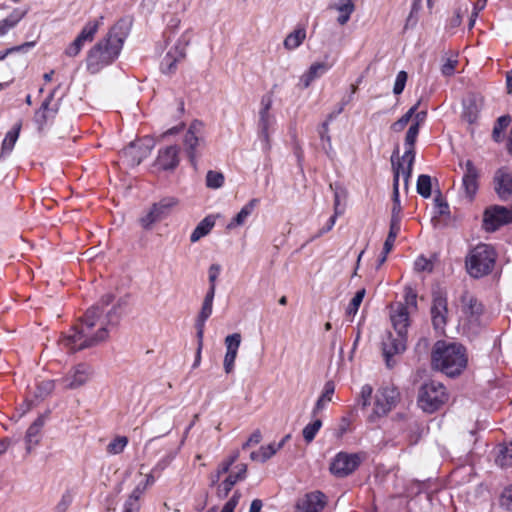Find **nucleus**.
Segmentation results:
<instances>
[{
	"label": "nucleus",
	"mask_w": 512,
	"mask_h": 512,
	"mask_svg": "<svg viewBox=\"0 0 512 512\" xmlns=\"http://www.w3.org/2000/svg\"><path fill=\"white\" fill-rule=\"evenodd\" d=\"M115 307L106 310L103 306H93L87 310L81 322L71 328L59 340V345L70 352L96 346L109 337L112 327L118 322Z\"/></svg>",
	"instance_id": "1"
},
{
	"label": "nucleus",
	"mask_w": 512,
	"mask_h": 512,
	"mask_svg": "<svg viewBox=\"0 0 512 512\" xmlns=\"http://www.w3.org/2000/svg\"><path fill=\"white\" fill-rule=\"evenodd\" d=\"M410 314L408 306L398 302L390 306V320L396 332V336L389 333L383 341V355L386 365L391 368L394 366L393 356L401 354L407 347V329L410 325Z\"/></svg>",
	"instance_id": "2"
},
{
	"label": "nucleus",
	"mask_w": 512,
	"mask_h": 512,
	"mask_svg": "<svg viewBox=\"0 0 512 512\" xmlns=\"http://www.w3.org/2000/svg\"><path fill=\"white\" fill-rule=\"evenodd\" d=\"M464 346L457 342L439 340L434 344L431 356L432 367L447 376L459 375L467 365Z\"/></svg>",
	"instance_id": "3"
},
{
	"label": "nucleus",
	"mask_w": 512,
	"mask_h": 512,
	"mask_svg": "<svg viewBox=\"0 0 512 512\" xmlns=\"http://www.w3.org/2000/svg\"><path fill=\"white\" fill-rule=\"evenodd\" d=\"M122 45V39L110 31L89 50L86 58L87 70L96 74L110 65L119 56Z\"/></svg>",
	"instance_id": "4"
},
{
	"label": "nucleus",
	"mask_w": 512,
	"mask_h": 512,
	"mask_svg": "<svg viewBox=\"0 0 512 512\" xmlns=\"http://www.w3.org/2000/svg\"><path fill=\"white\" fill-rule=\"evenodd\" d=\"M496 254L487 244L473 248L466 257V269L470 276L480 278L489 274L494 266Z\"/></svg>",
	"instance_id": "5"
},
{
	"label": "nucleus",
	"mask_w": 512,
	"mask_h": 512,
	"mask_svg": "<svg viewBox=\"0 0 512 512\" xmlns=\"http://www.w3.org/2000/svg\"><path fill=\"white\" fill-rule=\"evenodd\" d=\"M449 399L446 387L439 381L429 380L421 385L418 392V406L426 413L439 410Z\"/></svg>",
	"instance_id": "6"
},
{
	"label": "nucleus",
	"mask_w": 512,
	"mask_h": 512,
	"mask_svg": "<svg viewBox=\"0 0 512 512\" xmlns=\"http://www.w3.org/2000/svg\"><path fill=\"white\" fill-rule=\"evenodd\" d=\"M205 146V125L200 120H193L183 136L184 151L193 166H196L197 159Z\"/></svg>",
	"instance_id": "7"
},
{
	"label": "nucleus",
	"mask_w": 512,
	"mask_h": 512,
	"mask_svg": "<svg viewBox=\"0 0 512 512\" xmlns=\"http://www.w3.org/2000/svg\"><path fill=\"white\" fill-rule=\"evenodd\" d=\"M399 399L400 393L394 386L387 385L379 388L374 396L369 421L375 422L377 419L386 416L397 405Z\"/></svg>",
	"instance_id": "8"
},
{
	"label": "nucleus",
	"mask_w": 512,
	"mask_h": 512,
	"mask_svg": "<svg viewBox=\"0 0 512 512\" xmlns=\"http://www.w3.org/2000/svg\"><path fill=\"white\" fill-rule=\"evenodd\" d=\"M430 315L433 328L439 333H444L450 318V311L447 296L441 290H435L432 293Z\"/></svg>",
	"instance_id": "9"
},
{
	"label": "nucleus",
	"mask_w": 512,
	"mask_h": 512,
	"mask_svg": "<svg viewBox=\"0 0 512 512\" xmlns=\"http://www.w3.org/2000/svg\"><path fill=\"white\" fill-rule=\"evenodd\" d=\"M509 223H512V206L493 205L485 209L483 227L486 231H495Z\"/></svg>",
	"instance_id": "10"
},
{
	"label": "nucleus",
	"mask_w": 512,
	"mask_h": 512,
	"mask_svg": "<svg viewBox=\"0 0 512 512\" xmlns=\"http://www.w3.org/2000/svg\"><path fill=\"white\" fill-rule=\"evenodd\" d=\"M361 458L358 454L338 453L330 464V471L337 477L351 474L359 466Z\"/></svg>",
	"instance_id": "11"
},
{
	"label": "nucleus",
	"mask_w": 512,
	"mask_h": 512,
	"mask_svg": "<svg viewBox=\"0 0 512 512\" xmlns=\"http://www.w3.org/2000/svg\"><path fill=\"white\" fill-rule=\"evenodd\" d=\"M460 166L464 169V175L462 178V189L464 195L469 201H472L479 187V171L471 160H466L464 163H460Z\"/></svg>",
	"instance_id": "12"
},
{
	"label": "nucleus",
	"mask_w": 512,
	"mask_h": 512,
	"mask_svg": "<svg viewBox=\"0 0 512 512\" xmlns=\"http://www.w3.org/2000/svg\"><path fill=\"white\" fill-rule=\"evenodd\" d=\"M93 370L91 366L81 363L76 365L70 372L62 378L61 382L67 389H76L86 384L92 377Z\"/></svg>",
	"instance_id": "13"
},
{
	"label": "nucleus",
	"mask_w": 512,
	"mask_h": 512,
	"mask_svg": "<svg viewBox=\"0 0 512 512\" xmlns=\"http://www.w3.org/2000/svg\"><path fill=\"white\" fill-rule=\"evenodd\" d=\"M54 94L55 91H52L34 114V121L39 130H42L48 123H50L58 112V102L52 103Z\"/></svg>",
	"instance_id": "14"
},
{
	"label": "nucleus",
	"mask_w": 512,
	"mask_h": 512,
	"mask_svg": "<svg viewBox=\"0 0 512 512\" xmlns=\"http://www.w3.org/2000/svg\"><path fill=\"white\" fill-rule=\"evenodd\" d=\"M493 186L501 200H508L512 197V173L507 167H501L495 171Z\"/></svg>",
	"instance_id": "15"
},
{
	"label": "nucleus",
	"mask_w": 512,
	"mask_h": 512,
	"mask_svg": "<svg viewBox=\"0 0 512 512\" xmlns=\"http://www.w3.org/2000/svg\"><path fill=\"white\" fill-rule=\"evenodd\" d=\"M415 160V155H403L401 159L395 163L392 160L394 179H393V188L397 187L399 189V180L400 177L403 178L404 188L408 189L409 179L412 174L413 164Z\"/></svg>",
	"instance_id": "16"
},
{
	"label": "nucleus",
	"mask_w": 512,
	"mask_h": 512,
	"mask_svg": "<svg viewBox=\"0 0 512 512\" xmlns=\"http://www.w3.org/2000/svg\"><path fill=\"white\" fill-rule=\"evenodd\" d=\"M152 148L151 140L132 143L124 149L123 156L127 158L130 165L136 166L150 154Z\"/></svg>",
	"instance_id": "17"
},
{
	"label": "nucleus",
	"mask_w": 512,
	"mask_h": 512,
	"mask_svg": "<svg viewBox=\"0 0 512 512\" xmlns=\"http://www.w3.org/2000/svg\"><path fill=\"white\" fill-rule=\"evenodd\" d=\"M258 137L264 151L270 150V135L275 125V116L271 112H258Z\"/></svg>",
	"instance_id": "18"
},
{
	"label": "nucleus",
	"mask_w": 512,
	"mask_h": 512,
	"mask_svg": "<svg viewBox=\"0 0 512 512\" xmlns=\"http://www.w3.org/2000/svg\"><path fill=\"white\" fill-rule=\"evenodd\" d=\"M326 505V497L319 491L306 494L299 500L296 512H321Z\"/></svg>",
	"instance_id": "19"
},
{
	"label": "nucleus",
	"mask_w": 512,
	"mask_h": 512,
	"mask_svg": "<svg viewBox=\"0 0 512 512\" xmlns=\"http://www.w3.org/2000/svg\"><path fill=\"white\" fill-rule=\"evenodd\" d=\"M241 344V335L233 333L225 338L226 354L224 357V370L227 374L234 369V362L237 357L238 349Z\"/></svg>",
	"instance_id": "20"
},
{
	"label": "nucleus",
	"mask_w": 512,
	"mask_h": 512,
	"mask_svg": "<svg viewBox=\"0 0 512 512\" xmlns=\"http://www.w3.org/2000/svg\"><path fill=\"white\" fill-rule=\"evenodd\" d=\"M179 164V148L175 145L161 149L157 157V165L163 170H173Z\"/></svg>",
	"instance_id": "21"
},
{
	"label": "nucleus",
	"mask_w": 512,
	"mask_h": 512,
	"mask_svg": "<svg viewBox=\"0 0 512 512\" xmlns=\"http://www.w3.org/2000/svg\"><path fill=\"white\" fill-rule=\"evenodd\" d=\"M290 438V435H286L280 442H272L268 445L261 446L257 451H253L250 454V459L252 461L264 463L273 457L286 443V441Z\"/></svg>",
	"instance_id": "22"
},
{
	"label": "nucleus",
	"mask_w": 512,
	"mask_h": 512,
	"mask_svg": "<svg viewBox=\"0 0 512 512\" xmlns=\"http://www.w3.org/2000/svg\"><path fill=\"white\" fill-rule=\"evenodd\" d=\"M185 57L184 48L175 46L171 49L161 62V71L165 74H171L175 71L177 63Z\"/></svg>",
	"instance_id": "23"
},
{
	"label": "nucleus",
	"mask_w": 512,
	"mask_h": 512,
	"mask_svg": "<svg viewBox=\"0 0 512 512\" xmlns=\"http://www.w3.org/2000/svg\"><path fill=\"white\" fill-rule=\"evenodd\" d=\"M257 204V199H251L248 203H246L237 213V215L227 224V229L232 230L236 227L243 226L254 211Z\"/></svg>",
	"instance_id": "24"
},
{
	"label": "nucleus",
	"mask_w": 512,
	"mask_h": 512,
	"mask_svg": "<svg viewBox=\"0 0 512 512\" xmlns=\"http://www.w3.org/2000/svg\"><path fill=\"white\" fill-rule=\"evenodd\" d=\"M213 311V302L203 300L201 310L196 318L195 327L197 330L198 340L203 341L205 323L211 316Z\"/></svg>",
	"instance_id": "25"
},
{
	"label": "nucleus",
	"mask_w": 512,
	"mask_h": 512,
	"mask_svg": "<svg viewBox=\"0 0 512 512\" xmlns=\"http://www.w3.org/2000/svg\"><path fill=\"white\" fill-rule=\"evenodd\" d=\"M332 8L338 12L337 22L340 25H345L354 12L355 5L352 0H335Z\"/></svg>",
	"instance_id": "26"
},
{
	"label": "nucleus",
	"mask_w": 512,
	"mask_h": 512,
	"mask_svg": "<svg viewBox=\"0 0 512 512\" xmlns=\"http://www.w3.org/2000/svg\"><path fill=\"white\" fill-rule=\"evenodd\" d=\"M215 225V217L213 215L206 216L203 220H201L198 225L195 227L193 232L190 235V241L195 243L199 241L202 237L206 236L210 233L212 228Z\"/></svg>",
	"instance_id": "27"
},
{
	"label": "nucleus",
	"mask_w": 512,
	"mask_h": 512,
	"mask_svg": "<svg viewBox=\"0 0 512 512\" xmlns=\"http://www.w3.org/2000/svg\"><path fill=\"white\" fill-rule=\"evenodd\" d=\"M462 312L465 314L469 322L476 321L482 312V306L476 299L471 296L463 297Z\"/></svg>",
	"instance_id": "28"
},
{
	"label": "nucleus",
	"mask_w": 512,
	"mask_h": 512,
	"mask_svg": "<svg viewBox=\"0 0 512 512\" xmlns=\"http://www.w3.org/2000/svg\"><path fill=\"white\" fill-rule=\"evenodd\" d=\"M20 130H21V123H17L11 130H9L6 133L5 138L2 142L0 157L9 155L12 152V150L19 138Z\"/></svg>",
	"instance_id": "29"
},
{
	"label": "nucleus",
	"mask_w": 512,
	"mask_h": 512,
	"mask_svg": "<svg viewBox=\"0 0 512 512\" xmlns=\"http://www.w3.org/2000/svg\"><path fill=\"white\" fill-rule=\"evenodd\" d=\"M335 392V384L332 381H328L324 385V389L320 397L318 398L314 408L313 415H317L320 411L326 408L328 403L332 401L333 394Z\"/></svg>",
	"instance_id": "30"
},
{
	"label": "nucleus",
	"mask_w": 512,
	"mask_h": 512,
	"mask_svg": "<svg viewBox=\"0 0 512 512\" xmlns=\"http://www.w3.org/2000/svg\"><path fill=\"white\" fill-rule=\"evenodd\" d=\"M102 21V16L98 19L88 21L78 34L77 38L84 43L92 42L99 27L102 25Z\"/></svg>",
	"instance_id": "31"
},
{
	"label": "nucleus",
	"mask_w": 512,
	"mask_h": 512,
	"mask_svg": "<svg viewBox=\"0 0 512 512\" xmlns=\"http://www.w3.org/2000/svg\"><path fill=\"white\" fill-rule=\"evenodd\" d=\"M145 491V487L137 485L124 503L123 512H138L140 509V497Z\"/></svg>",
	"instance_id": "32"
},
{
	"label": "nucleus",
	"mask_w": 512,
	"mask_h": 512,
	"mask_svg": "<svg viewBox=\"0 0 512 512\" xmlns=\"http://www.w3.org/2000/svg\"><path fill=\"white\" fill-rule=\"evenodd\" d=\"M178 200L174 197H166L161 199L158 203H155L152 208L155 209L158 214V218L161 220L166 218L171 210L177 206Z\"/></svg>",
	"instance_id": "33"
},
{
	"label": "nucleus",
	"mask_w": 512,
	"mask_h": 512,
	"mask_svg": "<svg viewBox=\"0 0 512 512\" xmlns=\"http://www.w3.org/2000/svg\"><path fill=\"white\" fill-rule=\"evenodd\" d=\"M43 425L44 420L42 417H39L28 428L26 433V443L28 445V450H30L31 446L36 445L39 442L40 432Z\"/></svg>",
	"instance_id": "34"
},
{
	"label": "nucleus",
	"mask_w": 512,
	"mask_h": 512,
	"mask_svg": "<svg viewBox=\"0 0 512 512\" xmlns=\"http://www.w3.org/2000/svg\"><path fill=\"white\" fill-rule=\"evenodd\" d=\"M306 38V31L304 28H297L291 32L284 40V47L287 50H294L298 48Z\"/></svg>",
	"instance_id": "35"
},
{
	"label": "nucleus",
	"mask_w": 512,
	"mask_h": 512,
	"mask_svg": "<svg viewBox=\"0 0 512 512\" xmlns=\"http://www.w3.org/2000/svg\"><path fill=\"white\" fill-rule=\"evenodd\" d=\"M418 134H419V129L417 128V126L411 125L406 133V136H405V141H404L405 151H404L403 155H407V157L409 155H415L414 145H415L416 139L418 137Z\"/></svg>",
	"instance_id": "36"
},
{
	"label": "nucleus",
	"mask_w": 512,
	"mask_h": 512,
	"mask_svg": "<svg viewBox=\"0 0 512 512\" xmlns=\"http://www.w3.org/2000/svg\"><path fill=\"white\" fill-rule=\"evenodd\" d=\"M365 289H360L359 291L356 292V294L354 295V297L351 299L348 307H347V310H346V315L348 317H350V320L352 321V319L354 318V316L357 314L358 312V309L363 301V298L365 296Z\"/></svg>",
	"instance_id": "37"
},
{
	"label": "nucleus",
	"mask_w": 512,
	"mask_h": 512,
	"mask_svg": "<svg viewBox=\"0 0 512 512\" xmlns=\"http://www.w3.org/2000/svg\"><path fill=\"white\" fill-rule=\"evenodd\" d=\"M496 463L501 467L512 466V443L499 448Z\"/></svg>",
	"instance_id": "38"
},
{
	"label": "nucleus",
	"mask_w": 512,
	"mask_h": 512,
	"mask_svg": "<svg viewBox=\"0 0 512 512\" xmlns=\"http://www.w3.org/2000/svg\"><path fill=\"white\" fill-rule=\"evenodd\" d=\"M420 102H417L414 106H412L399 120L394 122L391 126L392 130L395 132L402 131L406 125L410 122L412 119L414 113L419 107Z\"/></svg>",
	"instance_id": "39"
},
{
	"label": "nucleus",
	"mask_w": 512,
	"mask_h": 512,
	"mask_svg": "<svg viewBox=\"0 0 512 512\" xmlns=\"http://www.w3.org/2000/svg\"><path fill=\"white\" fill-rule=\"evenodd\" d=\"M24 16L23 12H16L11 14L9 17L0 21V35L6 34L11 28H13Z\"/></svg>",
	"instance_id": "40"
},
{
	"label": "nucleus",
	"mask_w": 512,
	"mask_h": 512,
	"mask_svg": "<svg viewBox=\"0 0 512 512\" xmlns=\"http://www.w3.org/2000/svg\"><path fill=\"white\" fill-rule=\"evenodd\" d=\"M128 444V438L125 436H117L114 438L106 448L107 453L111 455L120 454Z\"/></svg>",
	"instance_id": "41"
},
{
	"label": "nucleus",
	"mask_w": 512,
	"mask_h": 512,
	"mask_svg": "<svg viewBox=\"0 0 512 512\" xmlns=\"http://www.w3.org/2000/svg\"><path fill=\"white\" fill-rule=\"evenodd\" d=\"M224 175L221 172L210 170L206 174V186L211 189H219L224 184Z\"/></svg>",
	"instance_id": "42"
},
{
	"label": "nucleus",
	"mask_w": 512,
	"mask_h": 512,
	"mask_svg": "<svg viewBox=\"0 0 512 512\" xmlns=\"http://www.w3.org/2000/svg\"><path fill=\"white\" fill-rule=\"evenodd\" d=\"M511 118L509 115H503L497 119V122L493 128V139L499 142L502 139L504 130L509 126Z\"/></svg>",
	"instance_id": "43"
},
{
	"label": "nucleus",
	"mask_w": 512,
	"mask_h": 512,
	"mask_svg": "<svg viewBox=\"0 0 512 512\" xmlns=\"http://www.w3.org/2000/svg\"><path fill=\"white\" fill-rule=\"evenodd\" d=\"M319 135L322 142V147L324 151L329 155L332 151V143H331V137L329 135V123L328 121H325L322 123L320 129H319Z\"/></svg>",
	"instance_id": "44"
},
{
	"label": "nucleus",
	"mask_w": 512,
	"mask_h": 512,
	"mask_svg": "<svg viewBox=\"0 0 512 512\" xmlns=\"http://www.w3.org/2000/svg\"><path fill=\"white\" fill-rule=\"evenodd\" d=\"M417 192L424 198L431 196V178L428 175L422 174L417 180Z\"/></svg>",
	"instance_id": "45"
},
{
	"label": "nucleus",
	"mask_w": 512,
	"mask_h": 512,
	"mask_svg": "<svg viewBox=\"0 0 512 512\" xmlns=\"http://www.w3.org/2000/svg\"><path fill=\"white\" fill-rule=\"evenodd\" d=\"M322 426V421L316 419L313 422L307 424L303 429V437L306 442H311Z\"/></svg>",
	"instance_id": "46"
},
{
	"label": "nucleus",
	"mask_w": 512,
	"mask_h": 512,
	"mask_svg": "<svg viewBox=\"0 0 512 512\" xmlns=\"http://www.w3.org/2000/svg\"><path fill=\"white\" fill-rule=\"evenodd\" d=\"M332 67V64L324 63V62H316L313 63L307 72L315 79L321 77L323 74H325L330 68Z\"/></svg>",
	"instance_id": "47"
},
{
	"label": "nucleus",
	"mask_w": 512,
	"mask_h": 512,
	"mask_svg": "<svg viewBox=\"0 0 512 512\" xmlns=\"http://www.w3.org/2000/svg\"><path fill=\"white\" fill-rule=\"evenodd\" d=\"M175 455L176 453L175 452H169L168 454H166L165 456H163L157 463L156 465L152 468L153 469V473H156L157 476H159L161 474V472L163 470H165L169 465L170 463L173 461V459L175 458Z\"/></svg>",
	"instance_id": "48"
},
{
	"label": "nucleus",
	"mask_w": 512,
	"mask_h": 512,
	"mask_svg": "<svg viewBox=\"0 0 512 512\" xmlns=\"http://www.w3.org/2000/svg\"><path fill=\"white\" fill-rule=\"evenodd\" d=\"M402 207L399 199V189L397 187L393 188V206L391 212V219L401 220Z\"/></svg>",
	"instance_id": "49"
},
{
	"label": "nucleus",
	"mask_w": 512,
	"mask_h": 512,
	"mask_svg": "<svg viewBox=\"0 0 512 512\" xmlns=\"http://www.w3.org/2000/svg\"><path fill=\"white\" fill-rule=\"evenodd\" d=\"M84 45L85 43L76 37L74 41L70 43L65 49V55L72 58L76 57L79 55Z\"/></svg>",
	"instance_id": "50"
},
{
	"label": "nucleus",
	"mask_w": 512,
	"mask_h": 512,
	"mask_svg": "<svg viewBox=\"0 0 512 512\" xmlns=\"http://www.w3.org/2000/svg\"><path fill=\"white\" fill-rule=\"evenodd\" d=\"M408 75L405 71H400L397 76L393 87V92L396 95H399L403 92L406 82H407Z\"/></svg>",
	"instance_id": "51"
},
{
	"label": "nucleus",
	"mask_w": 512,
	"mask_h": 512,
	"mask_svg": "<svg viewBox=\"0 0 512 512\" xmlns=\"http://www.w3.org/2000/svg\"><path fill=\"white\" fill-rule=\"evenodd\" d=\"M160 220L155 209L151 208L150 211L140 219V223L144 228L149 229L155 222Z\"/></svg>",
	"instance_id": "52"
},
{
	"label": "nucleus",
	"mask_w": 512,
	"mask_h": 512,
	"mask_svg": "<svg viewBox=\"0 0 512 512\" xmlns=\"http://www.w3.org/2000/svg\"><path fill=\"white\" fill-rule=\"evenodd\" d=\"M38 392L37 396L45 397L49 395L54 390V381L52 380H43L37 386Z\"/></svg>",
	"instance_id": "53"
},
{
	"label": "nucleus",
	"mask_w": 512,
	"mask_h": 512,
	"mask_svg": "<svg viewBox=\"0 0 512 512\" xmlns=\"http://www.w3.org/2000/svg\"><path fill=\"white\" fill-rule=\"evenodd\" d=\"M500 503L508 510H512V485L504 489L501 494Z\"/></svg>",
	"instance_id": "54"
},
{
	"label": "nucleus",
	"mask_w": 512,
	"mask_h": 512,
	"mask_svg": "<svg viewBox=\"0 0 512 512\" xmlns=\"http://www.w3.org/2000/svg\"><path fill=\"white\" fill-rule=\"evenodd\" d=\"M272 105L273 94L272 92H268L261 98L259 112H271Z\"/></svg>",
	"instance_id": "55"
},
{
	"label": "nucleus",
	"mask_w": 512,
	"mask_h": 512,
	"mask_svg": "<svg viewBox=\"0 0 512 512\" xmlns=\"http://www.w3.org/2000/svg\"><path fill=\"white\" fill-rule=\"evenodd\" d=\"M414 267L416 271H431L432 263L427 258L420 256L415 260Z\"/></svg>",
	"instance_id": "56"
},
{
	"label": "nucleus",
	"mask_w": 512,
	"mask_h": 512,
	"mask_svg": "<svg viewBox=\"0 0 512 512\" xmlns=\"http://www.w3.org/2000/svg\"><path fill=\"white\" fill-rule=\"evenodd\" d=\"M221 265L220 264H211L208 269V280L209 284H216V281L221 273Z\"/></svg>",
	"instance_id": "57"
},
{
	"label": "nucleus",
	"mask_w": 512,
	"mask_h": 512,
	"mask_svg": "<svg viewBox=\"0 0 512 512\" xmlns=\"http://www.w3.org/2000/svg\"><path fill=\"white\" fill-rule=\"evenodd\" d=\"M373 389L369 384L363 385L360 392V398L362 401V406L366 407L370 404V398L372 395Z\"/></svg>",
	"instance_id": "58"
},
{
	"label": "nucleus",
	"mask_w": 512,
	"mask_h": 512,
	"mask_svg": "<svg viewBox=\"0 0 512 512\" xmlns=\"http://www.w3.org/2000/svg\"><path fill=\"white\" fill-rule=\"evenodd\" d=\"M403 305L408 306L409 311H415L417 309V299L416 294L409 290L405 295V303Z\"/></svg>",
	"instance_id": "59"
},
{
	"label": "nucleus",
	"mask_w": 512,
	"mask_h": 512,
	"mask_svg": "<svg viewBox=\"0 0 512 512\" xmlns=\"http://www.w3.org/2000/svg\"><path fill=\"white\" fill-rule=\"evenodd\" d=\"M239 452H235L227 461H224L221 463V465L218 468V477H220L221 474L227 473L230 466L238 459Z\"/></svg>",
	"instance_id": "60"
},
{
	"label": "nucleus",
	"mask_w": 512,
	"mask_h": 512,
	"mask_svg": "<svg viewBox=\"0 0 512 512\" xmlns=\"http://www.w3.org/2000/svg\"><path fill=\"white\" fill-rule=\"evenodd\" d=\"M262 439L261 432L259 430L254 431L248 440L242 445L243 449H247L250 446L257 445Z\"/></svg>",
	"instance_id": "61"
},
{
	"label": "nucleus",
	"mask_w": 512,
	"mask_h": 512,
	"mask_svg": "<svg viewBox=\"0 0 512 512\" xmlns=\"http://www.w3.org/2000/svg\"><path fill=\"white\" fill-rule=\"evenodd\" d=\"M239 481V478L234 474L231 473L225 481L221 484L222 490L225 493H228L231 488Z\"/></svg>",
	"instance_id": "62"
},
{
	"label": "nucleus",
	"mask_w": 512,
	"mask_h": 512,
	"mask_svg": "<svg viewBox=\"0 0 512 512\" xmlns=\"http://www.w3.org/2000/svg\"><path fill=\"white\" fill-rule=\"evenodd\" d=\"M457 61L448 59L446 63L443 64L441 68V72L445 76H451L454 74L455 67H456Z\"/></svg>",
	"instance_id": "63"
},
{
	"label": "nucleus",
	"mask_w": 512,
	"mask_h": 512,
	"mask_svg": "<svg viewBox=\"0 0 512 512\" xmlns=\"http://www.w3.org/2000/svg\"><path fill=\"white\" fill-rule=\"evenodd\" d=\"M400 230H401V220L391 219L388 236H390V238L396 239Z\"/></svg>",
	"instance_id": "64"
}]
</instances>
